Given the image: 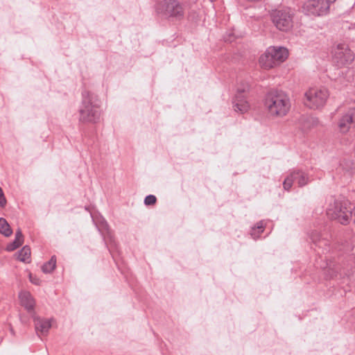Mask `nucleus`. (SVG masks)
<instances>
[{
  "label": "nucleus",
  "mask_w": 355,
  "mask_h": 355,
  "mask_svg": "<svg viewBox=\"0 0 355 355\" xmlns=\"http://www.w3.org/2000/svg\"><path fill=\"white\" fill-rule=\"evenodd\" d=\"M101 101L98 96L88 90L82 92V100L78 108V120L82 123H97L101 116Z\"/></svg>",
  "instance_id": "f257e3e1"
},
{
  "label": "nucleus",
  "mask_w": 355,
  "mask_h": 355,
  "mask_svg": "<svg viewBox=\"0 0 355 355\" xmlns=\"http://www.w3.org/2000/svg\"><path fill=\"white\" fill-rule=\"evenodd\" d=\"M265 106L270 115L284 116L291 108V101L285 92L272 91L266 97Z\"/></svg>",
  "instance_id": "f03ea898"
},
{
  "label": "nucleus",
  "mask_w": 355,
  "mask_h": 355,
  "mask_svg": "<svg viewBox=\"0 0 355 355\" xmlns=\"http://www.w3.org/2000/svg\"><path fill=\"white\" fill-rule=\"evenodd\" d=\"M354 208L347 200H335L329 204L327 209V215L331 219L342 225H347L352 217Z\"/></svg>",
  "instance_id": "7ed1b4c3"
},
{
  "label": "nucleus",
  "mask_w": 355,
  "mask_h": 355,
  "mask_svg": "<svg viewBox=\"0 0 355 355\" xmlns=\"http://www.w3.org/2000/svg\"><path fill=\"white\" fill-rule=\"evenodd\" d=\"M18 297L21 306L29 313L33 314L36 334L41 340H43L44 336V322L42 318L34 314V308L35 306V299L31 293L27 291H21L19 292Z\"/></svg>",
  "instance_id": "20e7f679"
},
{
  "label": "nucleus",
  "mask_w": 355,
  "mask_h": 355,
  "mask_svg": "<svg viewBox=\"0 0 355 355\" xmlns=\"http://www.w3.org/2000/svg\"><path fill=\"white\" fill-rule=\"evenodd\" d=\"M329 96L324 87H311L304 93V104L312 110L320 109L326 104Z\"/></svg>",
  "instance_id": "39448f33"
},
{
  "label": "nucleus",
  "mask_w": 355,
  "mask_h": 355,
  "mask_svg": "<svg viewBox=\"0 0 355 355\" xmlns=\"http://www.w3.org/2000/svg\"><path fill=\"white\" fill-rule=\"evenodd\" d=\"M156 12L165 17L182 18L184 16V8L178 0H164L157 4Z\"/></svg>",
  "instance_id": "423d86ee"
},
{
  "label": "nucleus",
  "mask_w": 355,
  "mask_h": 355,
  "mask_svg": "<svg viewBox=\"0 0 355 355\" xmlns=\"http://www.w3.org/2000/svg\"><path fill=\"white\" fill-rule=\"evenodd\" d=\"M335 1L329 0H308L302 6V12L310 16H323L329 12L330 4Z\"/></svg>",
  "instance_id": "0eeeda50"
},
{
  "label": "nucleus",
  "mask_w": 355,
  "mask_h": 355,
  "mask_svg": "<svg viewBox=\"0 0 355 355\" xmlns=\"http://www.w3.org/2000/svg\"><path fill=\"white\" fill-rule=\"evenodd\" d=\"M332 58L337 66L343 67L350 64L354 56L347 44L340 43L332 51Z\"/></svg>",
  "instance_id": "6e6552de"
},
{
  "label": "nucleus",
  "mask_w": 355,
  "mask_h": 355,
  "mask_svg": "<svg viewBox=\"0 0 355 355\" xmlns=\"http://www.w3.org/2000/svg\"><path fill=\"white\" fill-rule=\"evenodd\" d=\"M271 17L274 25L280 31H287L293 26V16L289 9L276 10Z\"/></svg>",
  "instance_id": "1a4fd4ad"
},
{
  "label": "nucleus",
  "mask_w": 355,
  "mask_h": 355,
  "mask_svg": "<svg viewBox=\"0 0 355 355\" xmlns=\"http://www.w3.org/2000/svg\"><path fill=\"white\" fill-rule=\"evenodd\" d=\"M309 182L308 174L300 169L293 170L283 182L284 189L289 191L294 182L300 187H304Z\"/></svg>",
  "instance_id": "9d476101"
},
{
  "label": "nucleus",
  "mask_w": 355,
  "mask_h": 355,
  "mask_svg": "<svg viewBox=\"0 0 355 355\" xmlns=\"http://www.w3.org/2000/svg\"><path fill=\"white\" fill-rule=\"evenodd\" d=\"M330 234L326 230L322 231L314 230L310 234L312 243L319 249H322V253L330 250Z\"/></svg>",
  "instance_id": "9b49d317"
},
{
  "label": "nucleus",
  "mask_w": 355,
  "mask_h": 355,
  "mask_svg": "<svg viewBox=\"0 0 355 355\" xmlns=\"http://www.w3.org/2000/svg\"><path fill=\"white\" fill-rule=\"evenodd\" d=\"M96 227L101 234L109 251L112 253V250L116 248V243L107 223L102 219L96 223Z\"/></svg>",
  "instance_id": "f8f14e48"
},
{
  "label": "nucleus",
  "mask_w": 355,
  "mask_h": 355,
  "mask_svg": "<svg viewBox=\"0 0 355 355\" xmlns=\"http://www.w3.org/2000/svg\"><path fill=\"white\" fill-rule=\"evenodd\" d=\"M353 124H355V107L349 108L342 116L338 122V128L340 132L345 133Z\"/></svg>",
  "instance_id": "ddd939ff"
},
{
  "label": "nucleus",
  "mask_w": 355,
  "mask_h": 355,
  "mask_svg": "<svg viewBox=\"0 0 355 355\" xmlns=\"http://www.w3.org/2000/svg\"><path fill=\"white\" fill-rule=\"evenodd\" d=\"M268 54L272 56L276 65L285 61L288 58V50L282 46H270L267 49Z\"/></svg>",
  "instance_id": "4468645a"
},
{
  "label": "nucleus",
  "mask_w": 355,
  "mask_h": 355,
  "mask_svg": "<svg viewBox=\"0 0 355 355\" xmlns=\"http://www.w3.org/2000/svg\"><path fill=\"white\" fill-rule=\"evenodd\" d=\"M246 97L247 96L235 95L233 104L236 112H239L242 114L248 112L250 108V104Z\"/></svg>",
  "instance_id": "2eb2a0df"
},
{
  "label": "nucleus",
  "mask_w": 355,
  "mask_h": 355,
  "mask_svg": "<svg viewBox=\"0 0 355 355\" xmlns=\"http://www.w3.org/2000/svg\"><path fill=\"white\" fill-rule=\"evenodd\" d=\"M260 66L265 69H269L276 66L275 60L270 55L268 54V50L262 54L259 60Z\"/></svg>",
  "instance_id": "dca6fc26"
},
{
  "label": "nucleus",
  "mask_w": 355,
  "mask_h": 355,
  "mask_svg": "<svg viewBox=\"0 0 355 355\" xmlns=\"http://www.w3.org/2000/svg\"><path fill=\"white\" fill-rule=\"evenodd\" d=\"M31 248L28 245H25L17 254V259L24 263L31 262Z\"/></svg>",
  "instance_id": "f3484780"
},
{
  "label": "nucleus",
  "mask_w": 355,
  "mask_h": 355,
  "mask_svg": "<svg viewBox=\"0 0 355 355\" xmlns=\"http://www.w3.org/2000/svg\"><path fill=\"white\" fill-rule=\"evenodd\" d=\"M0 233L6 237H9L12 233L10 225L3 218H0Z\"/></svg>",
  "instance_id": "a211bd4d"
},
{
  "label": "nucleus",
  "mask_w": 355,
  "mask_h": 355,
  "mask_svg": "<svg viewBox=\"0 0 355 355\" xmlns=\"http://www.w3.org/2000/svg\"><path fill=\"white\" fill-rule=\"evenodd\" d=\"M264 230V223L263 221L261 220L258 222L254 227L252 228L250 234L254 239H257L260 234Z\"/></svg>",
  "instance_id": "6ab92c4d"
},
{
  "label": "nucleus",
  "mask_w": 355,
  "mask_h": 355,
  "mask_svg": "<svg viewBox=\"0 0 355 355\" xmlns=\"http://www.w3.org/2000/svg\"><path fill=\"white\" fill-rule=\"evenodd\" d=\"M250 87L248 83L241 82L237 87L236 95L247 96V94L250 91Z\"/></svg>",
  "instance_id": "aec40b11"
},
{
  "label": "nucleus",
  "mask_w": 355,
  "mask_h": 355,
  "mask_svg": "<svg viewBox=\"0 0 355 355\" xmlns=\"http://www.w3.org/2000/svg\"><path fill=\"white\" fill-rule=\"evenodd\" d=\"M340 168L346 170L347 171H351L354 168V162L349 159H343L340 161Z\"/></svg>",
  "instance_id": "412c9836"
},
{
  "label": "nucleus",
  "mask_w": 355,
  "mask_h": 355,
  "mask_svg": "<svg viewBox=\"0 0 355 355\" xmlns=\"http://www.w3.org/2000/svg\"><path fill=\"white\" fill-rule=\"evenodd\" d=\"M56 266V257L55 256L51 257V259L46 263V272H52Z\"/></svg>",
  "instance_id": "4be33fe9"
},
{
  "label": "nucleus",
  "mask_w": 355,
  "mask_h": 355,
  "mask_svg": "<svg viewBox=\"0 0 355 355\" xmlns=\"http://www.w3.org/2000/svg\"><path fill=\"white\" fill-rule=\"evenodd\" d=\"M157 202V198L154 195H148L144 199V204L147 206L154 205Z\"/></svg>",
  "instance_id": "5701e85b"
},
{
  "label": "nucleus",
  "mask_w": 355,
  "mask_h": 355,
  "mask_svg": "<svg viewBox=\"0 0 355 355\" xmlns=\"http://www.w3.org/2000/svg\"><path fill=\"white\" fill-rule=\"evenodd\" d=\"M21 245L18 242L14 241L6 245V250L8 252H12L17 248H19Z\"/></svg>",
  "instance_id": "b1692460"
},
{
  "label": "nucleus",
  "mask_w": 355,
  "mask_h": 355,
  "mask_svg": "<svg viewBox=\"0 0 355 355\" xmlns=\"http://www.w3.org/2000/svg\"><path fill=\"white\" fill-rule=\"evenodd\" d=\"M15 241L18 242L19 243H20L21 245L23 244L24 243V236L22 234V232L21 231V230L18 229L15 233Z\"/></svg>",
  "instance_id": "393cba45"
},
{
  "label": "nucleus",
  "mask_w": 355,
  "mask_h": 355,
  "mask_svg": "<svg viewBox=\"0 0 355 355\" xmlns=\"http://www.w3.org/2000/svg\"><path fill=\"white\" fill-rule=\"evenodd\" d=\"M28 277H29L30 282L33 284L40 285L42 282L41 279H40L39 278H37V277L36 275H34L33 274H32L31 272L28 274Z\"/></svg>",
  "instance_id": "a878e982"
},
{
  "label": "nucleus",
  "mask_w": 355,
  "mask_h": 355,
  "mask_svg": "<svg viewBox=\"0 0 355 355\" xmlns=\"http://www.w3.org/2000/svg\"><path fill=\"white\" fill-rule=\"evenodd\" d=\"M7 203V200L5 198L3 191L2 189L0 187V207H4Z\"/></svg>",
  "instance_id": "bb28decb"
},
{
  "label": "nucleus",
  "mask_w": 355,
  "mask_h": 355,
  "mask_svg": "<svg viewBox=\"0 0 355 355\" xmlns=\"http://www.w3.org/2000/svg\"><path fill=\"white\" fill-rule=\"evenodd\" d=\"M45 327H46V329H49L51 327V323L50 321H46V324H45Z\"/></svg>",
  "instance_id": "cd10ccee"
},
{
  "label": "nucleus",
  "mask_w": 355,
  "mask_h": 355,
  "mask_svg": "<svg viewBox=\"0 0 355 355\" xmlns=\"http://www.w3.org/2000/svg\"><path fill=\"white\" fill-rule=\"evenodd\" d=\"M41 270L42 272H44V265L41 266Z\"/></svg>",
  "instance_id": "c85d7f7f"
},
{
  "label": "nucleus",
  "mask_w": 355,
  "mask_h": 355,
  "mask_svg": "<svg viewBox=\"0 0 355 355\" xmlns=\"http://www.w3.org/2000/svg\"><path fill=\"white\" fill-rule=\"evenodd\" d=\"M354 223H355V207H354Z\"/></svg>",
  "instance_id": "c756f323"
}]
</instances>
